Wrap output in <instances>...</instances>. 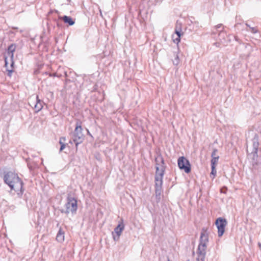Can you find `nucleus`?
Listing matches in <instances>:
<instances>
[{"label":"nucleus","instance_id":"obj_1","mask_svg":"<svg viewBox=\"0 0 261 261\" xmlns=\"http://www.w3.org/2000/svg\"><path fill=\"white\" fill-rule=\"evenodd\" d=\"M3 179L4 182L9 186L11 190L17 192L18 196H22L24 191L23 182L17 174L11 171L4 172Z\"/></svg>","mask_w":261,"mask_h":261},{"label":"nucleus","instance_id":"obj_2","mask_svg":"<svg viewBox=\"0 0 261 261\" xmlns=\"http://www.w3.org/2000/svg\"><path fill=\"white\" fill-rule=\"evenodd\" d=\"M200 241L196 260L197 261H204L206 254V244L208 241V235L205 232H201Z\"/></svg>","mask_w":261,"mask_h":261},{"label":"nucleus","instance_id":"obj_3","mask_svg":"<svg viewBox=\"0 0 261 261\" xmlns=\"http://www.w3.org/2000/svg\"><path fill=\"white\" fill-rule=\"evenodd\" d=\"M82 130L81 125L77 123L74 132L71 134L72 140L69 141L70 143L72 144L73 142L77 147L79 144L83 142L84 136L82 133Z\"/></svg>","mask_w":261,"mask_h":261},{"label":"nucleus","instance_id":"obj_4","mask_svg":"<svg viewBox=\"0 0 261 261\" xmlns=\"http://www.w3.org/2000/svg\"><path fill=\"white\" fill-rule=\"evenodd\" d=\"M163 170L161 173H158L155 175V193L156 199V201L159 202L161 199V195L162 192V185H163Z\"/></svg>","mask_w":261,"mask_h":261},{"label":"nucleus","instance_id":"obj_5","mask_svg":"<svg viewBox=\"0 0 261 261\" xmlns=\"http://www.w3.org/2000/svg\"><path fill=\"white\" fill-rule=\"evenodd\" d=\"M77 209V200L75 198L68 196L66 203V214H75Z\"/></svg>","mask_w":261,"mask_h":261},{"label":"nucleus","instance_id":"obj_6","mask_svg":"<svg viewBox=\"0 0 261 261\" xmlns=\"http://www.w3.org/2000/svg\"><path fill=\"white\" fill-rule=\"evenodd\" d=\"M155 162L156 165L155 175H157L158 173H161V171L163 170V176H164L165 170V166L163 156L161 154H158L155 159Z\"/></svg>","mask_w":261,"mask_h":261},{"label":"nucleus","instance_id":"obj_7","mask_svg":"<svg viewBox=\"0 0 261 261\" xmlns=\"http://www.w3.org/2000/svg\"><path fill=\"white\" fill-rule=\"evenodd\" d=\"M227 224V221L224 218L219 217L216 219L215 224L218 228V235L219 237L223 236Z\"/></svg>","mask_w":261,"mask_h":261},{"label":"nucleus","instance_id":"obj_8","mask_svg":"<svg viewBox=\"0 0 261 261\" xmlns=\"http://www.w3.org/2000/svg\"><path fill=\"white\" fill-rule=\"evenodd\" d=\"M178 166L180 169L184 170L186 173L191 171V165L189 161L184 156H181L178 159Z\"/></svg>","mask_w":261,"mask_h":261},{"label":"nucleus","instance_id":"obj_9","mask_svg":"<svg viewBox=\"0 0 261 261\" xmlns=\"http://www.w3.org/2000/svg\"><path fill=\"white\" fill-rule=\"evenodd\" d=\"M124 228V225L123 223V220H121V222L118 225V226L114 229V232L116 234V236L113 234V239L115 241H117L119 239V237L121 235L122 231Z\"/></svg>","mask_w":261,"mask_h":261},{"label":"nucleus","instance_id":"obj_10","mask_svg":"<svg viewBox=\"0 0 261 261\" xmlns=\"http://www.w3.org/2000/svg\"><path fill=\"white\" fill-rule=\"evenodd\" d=\"M250 154L252 155L251 159L253 168L256 169L259 164L257 161L258 158L257 151H251Z\"/></svg>","mask_w":261,"mask_h":261},{"label":"nucleus","instance_id":"obj_11","mask_svg":"<svg viewBox=\"0 0 261 261\" xmlns=\"http://www.w3.org/2000/svg\"><path fill=\"white\" fill-rule=\"evenodd\" d=\"M33 105L36 112H39L43 108L42 101L39 99L38 95L36 96V102H34Z\"/></svg>","mask_w":261,"mask_h":261},{"label":"nucleus","instance_id":"obj_12","mask_svg":"<svg viewBox=\"0 0 261 261\" xmlns=\"http://www.w3.org/2000/svg\"><path fill=\"white\" fill-rule=\"evenodd\" d=\"M16 44H11L8 46L7 49V54L10 57V58L12 60L14 57V52L15 51Z\"/></svg>","mask_w":261,"mask_h":261},{"label":"nucleus","instance_id":"obj_13","mask_svg":"<svg viewBox=\"0 0 261 261\" xmlns=\"http://www.w3.org/2000/svg\"><path fill=\"white\" fill-rule=\"evenodd\" d=\"M64 231L60 228L56 237V240L59 242H62L64 240Z\"/></svg>","mask_w":261,"mask_h":261},{"label":"nucleus","instance_id":"obj_14","mask_svg":"<svg viewBox=\"0 0 261 261\" xmlns=\"http://www.w3.org/2000/svg\"><path fill=\"white\" fill-rule=\"evenodd\" d=\"M175 33L176 35H177L176 38H174V36H173V41L175 43H176L178 44L180 40V36L183 35L182 33H181V30L180 29H175Z\"/></svg>","mask_w":261,"mask_h":261},{"label":"nucleus","instance_id":"obj_15","mask_svg":"<svg viewBox=\"0 0 261 261\" xmlns=\"http://www.w3.org/2000/svg\"><path fill=\"white\" fill-rule=\"evenodd\" d=\"M252 146H253L252 151H257L258 147V145H259L257 139L254 138L252 139Z\"/></svg>","mask_w":261,"mask_h":261},{"label":"nucleus","instance_id":"obj_16","mask_svg":"<svg viewBox=\"0 0 261 261\" xmlns=\"http://www.w3.org/2000/svg\"><path fill=\"white\" fill-rule=\"evenodd\" d=\"M65 141V137H62L60 138L59 143L61 145V147L60 148V152L62 151L65 148V143L64 142Z\"/></svg>","mask_w":261,"mask_h":261},{"label":"nucleus","instance_id":"obj_17","mask_svg":"<svg viewBox=\"0 0 261 261\" xmlns=\"http://www.w3.org/2000/svg\"><path fill=\"white\" fill-rule=\"evenodd\" d=\"M56 12L58 13V15H59L58 11H57ZM59 19H60V20H58L57 22V24L58 27L60 28V27H62V23L61 22V20L63 21L65 23V15H64L63 16H61L59 15Z\"/></svg>","mask_w":261,"mask_h":261},{"label":"nucleus","instance_id":"obj_18","mask_svg":"<svg viewBox=\"0 0 261 261\" xmlns=\"http://www.w3.org/2000/svg\"><path fill=\"white\" fill-rule=\"evenodd\" d=\"M66 23H68L69 25H73L75 23V21L70 17L66 16Z\"/></svg>","mask_w":261,"mask_h":261},{"label":"nucleus","instance_id":"obj_19","mask_svg":"<svg viewBox=\"0 0 261 261\" xmlns=\"http://www.w3.org/2000/svg\"><path fill=\"white\" fill-rule=\"evenodd\" d=\"M219 158V156H217L216 158H212V160H211V167H213V166H215L216 167V165L218 163Z\"/></svg>","mask_w":261,"mask_h":261},{"label":"nucleus","instance_id":"obj_20","mask_svg":"<svg viewBox=\"0 0 261 261\" xmlns=\"http://www.w3.org/2000/svg\"><path fill=\"white\" fill-rule=\"evenodd\" d=\"M174 59L173 60V63L175 65H178L179 63V59L177 54H174Z\"/></svg>","mask_w":261,"mask_h":261},{"label":"nucleus","instance_id":"obj_21","mask_svg":"<svg viewBox=\"0 0 261 261\" xmlns=\"http://www.w3.org/2000/svg\"><path fill=\"white\" fill-rule=\"evenodd\" d=\"M212 168V171H211V174L213 175V178H214L216 174L217 171L216 170V167L213 166L211 167Z\"/></svg>","mask_w":261,"mask_h":261},{"label":"nucleus","instance_id":"obj_22","mask_svg":"<svg viewBox=\"0 0 261 261\" xmlns=\"http://www.w3.org/2000/svg\"><path fill=\"white\" fill-rule=\"evenodd\" d=\"M217 152H218L217 149L215 148V149H213V152H212V154H211L212 158H216L217 156H218L217 155Z\"/></svg>","mask_w":261,"mask_h":261},{"label":"nucleus","instance_id":"obj_23","mask_svg":"<svg viewBox=\"0 0 261 261\" xmlns=\"http://www.w3.org/2000/svg\"><path fill=\"white\" fill-rule=\"evenodd\" d=\"M7 73V75L9 77H11L12 73L14 72V70L12 69H9L8 68L6 69Z\"/></svg>","mask_w":261,"mask_h":261},{"label":"nucleus","instance_id":"obj_24","mask_svg":"<svg viewBox=\"0 0 261 261\" xmlns=\"http://www.w3.org/2000/svg\"><path fill=\"white\" fill-rule=\"evenodd\" d=\"M4 60H5V67H6L7 68H7L8 65V57L7 56H6L5 55L4 56Z\"/></svg>","mask_w":261,"mask_h":261},{"label":"nucleus","instance_id":"obj_25","mask_svg":"<svg viewBox=\"0 0 261 261\" xmlns=\"http://www.w3.org/2000/svg\"><path fill=\"white\" fill-rule=\"evenodd\" d=\"M250 30L251 32L253 34L256 33L258 32L257 30L255 28H250Z\"/></svg>","mask_w":261,"mask_h":261},{"label":"nucleus","instance_id":"obj_26","mask_svg":"<svg viewBox=\"0 0 261 261\" xmlns=\"http://www.w3.org/2000/svg\"><path fill=\"white\" fill-rule=\"evenodd\" d=\"M11 62L10 66H11V69H13L14 68V62L13 61V59L12 60L11 59Z\"/></svg>","mask_w":261,"mask_h":261},{"label":"nucleus","instance_id":"obj_27","mask_svg":"<svg viewBox=\"0 0 261 261\" xmlns=\"http://www.w3.org/2000/svg\"><path fill=\"white\" fill-rule=\"evenodd\" d=\"M214 45H215V46H216V47H220V43H219V42H216V43H215L214 44Z\"/></svg>","mask_w":261,"mask_h":261},{"label":"nucleus","instance_id":"obj_28","mask_svg":"<svg viewBox=\"0 0 261 261\" xmlns=\"http://www.w3.org/2000/svg\"><path fill=\"white\" fill-rule=\"evenodd\" d=\"M222 26V24H218L216 26V28L217 29H219V28H221Z\"/></svg>","mask_w":261,"mask_h":261},{"label":"nucleus","instance_id":"obj_29","mask_svg":"<svg viewBox=\"0 0 261 261\" xmlns=\"http://www.w3.org/2000/svg\"><path fill=\"white\" fill-rule=\"evenodd\" d=\"M46 74H49V75L50 76H55V74H52L51 73H48L47 72H46Z\"/></svg>","mask_w":261,"mask_h":261},{"label":"nucleus","instance_id":"obj_30","mask_svg":"<svg viewBox=\"0 0 261 261\" xmlns=\"http://www.w3.org/2000/svg\"><path fill=\"white\" fill-rule=\"evenodd\" d=\"M234 38H235V39H236V41H239V39H238V37L236 36Z\"/></svg>","mask_w":261,"mask_h":261},{"label":"nucleus","instance_id":"obj_31","mask_svg":"<svg viewBox=\"0 0 261 261\" xmlns=\"http://www.w3.org/2000/svg\"><path fill=\"white\" fill-rule=\"evenodd\" d=\"M258 246L259 248L261 249V243H258Z\"/></svg>","mask_w":261,"mask_h":261},{"label":"nucleus","instance_id":"obj_32","mask_svg":"<svg viewBox=\"0 0 261 261\" xmlns=\"http://www.w3.org/2000/svg\"><path fill=\"white\" fill-rule=\"evenodd\" d=\"M246 25L248 27H249L250 29V28H251V27L250 26V25H249L248 23H246Z\"/></svg>","mask_w":261,"mask_h":261},{"label":"nucleus","instance_id":"obj_33","mask_svg":"<svg viewBox=\"0 0 261 261\" xmlns=\"http://www.w3.org/2000/svg\"><path fill=\"white\" fill-rule=\"evenodd\" d=\"M247 47H250L251 46L249 44H246V46H245V47L247 48Z\"/></svg>","mask_w":261,"mask_h":261},{"label":"nucleus","instance_id":"obj_34","mask_svg":"<svg viewBox=\"0 0 261 261\" xmlns=\"http://www.w3.org/2000/svg\"><path fill=\"white\" fill-rule=\"evenodd\" d=\"M100 15L102 17V14L101 13V11H100Z\"/></svg>","mask_w":261,"mask_h":261},{"label":"nucleus","instance_id":"obj_35","mask_svg":"<svg viewBox=\"0 0 261 261\" xmlns=\"http://www.w3.org/2000/svg\"><path fill=\"white\" fill-rule=\"evenodd\" d=\"M13 29H17V28H13Z\"/></svg>","mask_w":261,"mask_h":261},{"label":"nucleus","instance_id":"obj_36","mask_svg":"<svg viewBox=\"0 0 261 261\" xmlns=\"http://www.w3.org/2000/svg\"><path fill=\"white\" fill-rule=\"evenodd\" d=\"M167 261H170L169 258H168V260Z\"/></svg>","mask_w":261,"mask_h":261}]
</instances>
